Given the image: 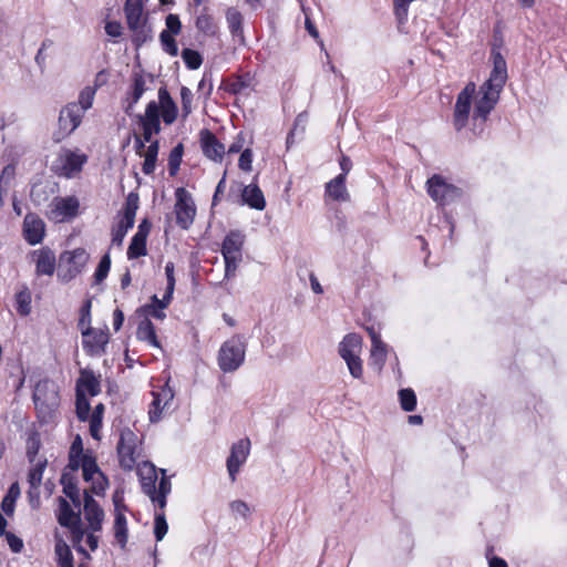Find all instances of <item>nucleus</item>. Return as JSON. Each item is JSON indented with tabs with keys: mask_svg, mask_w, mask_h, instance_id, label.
<instances>
[{
	"mask_svg": "<svg viewBox=\"0 0 567 567\" xmlns=\"http://www.w3.org/2000/svg\"><path fill=\"white\" fill-rule=\"evenodd\" d=\"M507 80L506 61L499 52L493 53V70L475 95L474 120L485 122L499 100Z\"/></svg>",
	"mask_w": 567,
	"mask_h": 567,
	"instance_id": "nucleus-1",
	"label": "nucleus"
},
{
	"mask_svg": "<svg viewBox=\"0 0 567 567\" xmlns=\"http://www.w3.org/2000/svg\"><path fill=\"white\" fill-rule=\"evenodd\" d=\"M68 468L73 472L81 468L84 481L91 483V491L93 494L100 496L106 491L109 481L100 471L95 458L89 453L82 452L80 437H76L71 446Z\"/></svg>",
	"mask_w": 567,
	"mask_h": 567,
	"instance_id": "nucleus-2",
	"label": "nucleus"
},
{
	"mask_svg": "<svg viewBox=\"0 0 567 567\" xmlns=\"http://www.w3.org/2000/svg\"><path fill=\"white\" fill-rule=\"evenodd\" d=\"M246 342L240 334H235L226 340L218 351V367L225 372H234L238 370L245 361Z\"/></svg>",
	"mask_w": 567,
	"mask_h": 567,
	"instance_id": "nucleus-3",
	"label": "nucleus"
},
{
	"mask_svg": "<svg viewBox=\"0 0 567 567\" xmlns=\"http://www.w3.org/2000/svg\"><path fill=\"white\" fill-rule=\"evenodd\" d=\"M116 450L120 466L125 471H132L142 456V440L134 431L125 427L121 431Z\"/></svg>",
	"mask_w": 567,
	"mask_h": 567,
	"instance_id": "nucleus-4",
	"label": "nucleus"
},
{
	"mask_svg": "<svg viewBox=\"0 0 567 567\" xmlns=\"http://www.w3.org/2000/svg\"><path fill=\"white\" fill-rule=\"evenodd\" d=\"M362 338L357 333H348L338 346V353L347 363L350 374L360 379L363 374L362 360Z\"/></svg>",
	"mask_w": 567,
	"mask_h": 567,
	"instance_id": "nucleus-5",
	"label": "nucleus"
},
{
	"mask_svg": "<svg viewBox=\"0 0 567 567\" xmlns=\"http://www.w3.org/2000/svg\"><path fill=\"white\" fill-rule=\"evenodd\" d=\"M87 162V156L79 148H62L52 163V171L65 178L75 177Z\"/></svg>",
	"mask_w": 567,
	"mask_h": 567,
	"instance_id": "nucleus-6",
	"label": "nucleus"
},
{
	"mask_svg": "<svg viewBox=\"0 0 567 567\" xmlns=\"http://www.w3.org/2000/svg\"><path fill=\"white\" fill-rule=\"evenodd\" d=\"M87 261L89 254L83 248L62 252L59 259L58 278L63 282L71 281L83 271Z\"/></svg>",
	"mask_w": 567,
	"mask_h": 567,
	"instance_id": "nucleus-7",
	"label": "nucleus"
},
{
	"mask_svg": "<svg viewBox=\"0 0 567 567\" xmlns=\"http://www.w3.org/2000/svg\"><path fill=\"white\" fill-rule=\"evenodd\" d=\"M244 235L240 231H230L224 239L221 254L225 260V278H231L243 259Z\"/></svg>",
	"mask_w": 567,
	"mask_h": 567,
	"instance_id": "nucleus-8",
	"label": "nucleus"
},
{
	"mask_svg": "<svg viewBox=\"0 0 567 567\" xmlns=\"http://www.w3.org/2000/svg\"><path fill=\"white\" fill-rule=\"evenodd\" d=\"M33 401L39 413L44 417L50 416L60 404L58 385L49 380L38 382L33 392Z\"/></svg>",
	"mask_w": 567,
	"mask_h": 567,
	"instance_id": "nucleus-9",
	"label": "nucleus"
},
{
	"mask_svg": "<svg viewBox=\"0 0 567 567\" xmlns=\"http://www.w3.org/2000/svg\"><path fill=\"white\" fill-rule=\"evenodd\" d=\"M143 1L126 0L124 12L130 30L133 32V41L138 45L148 38V29L143 18Z\"/></svg>",
	"mask_w": 567,
	"mask_h": 567,
	"instance_id": "nucleus-10",
	"label": "nucleus"
},
{
	"mask_svg": "<svg viewBox=\"0 0 567 567\" xmlns=\"http://www.w3.org/2000/svg\"><path fill=\"white\" fill-rule=\"evenodd\" d=\"M80 202L75 196L55 197L49 204L47 216L54 223H65L79 215Z\"/></svg>",
	"mask_w": 567,
	"mask_h": 567,
	"instance_id": "nucleus-11",
	"label": "nucleus"
},
{
	"mask_svg": "<svg viewBox=\"0 0 567 567\" xmlns=\"http://www.w3.org/2000/svg\"><path fill=\"white\" fill-rule=\"evenodd\" d=\"M84 114L75 102L69 103L60 111L59 130L54 133L56 142L72 134L81 124Z\"/></svg>",
	"mask_w": 567,
	"mask_h": 567,
	"instance_id": "nucleus-12",
	"label": "nucleus"
},
{
	"mask_svg": "<svg viewBox=\"0 0 567 567\" xmlns=\"http://www.w3.org/2000/svg\"><path fill=\"white\" fill-rule=\"evenodd\" d=\"M138 208V197L130 194L126 198L125 207L121 219L112 230V244L121 246L127 231L134 226L136 210Z\"/></svg>",
	"mask_w": 567,
	"mask_h": 567,
	"instance_id": "nucleus-13",
	"label": "nucleus"
},
{
	"mask_svg": "<svg viewBox=\"0 0 567 567\" xmlns=\"http://www.w3.org/2000/svg\"><path fill=\"white\" fill-rule=\"evenodd\" d=\"M81 333L83 349L89 355L101 357L105 353L110 340L107 330L85 327Z\"/></svg>",
	"mask_w": 567,
	"mask_h": 567,
	"instance_id": "nucleus-14",
	"label": "nucleus"
},
{
	"mask_svg": "<svg viewBox=\"0 0 567 567\" xmlns=\"http://www.w3.org/2000/svg\"><path fill=\"white\" fill-rule=\"evenodd\" d=\"M175 214L177 224L187 229L194 221L196 215V206L192 195L183 187L175 192Z\"/></svg>",
	"mask_w": 567,
	"mask_h": 567,
	"instance_id": "nucleus-15",
	"label": "nucleus"
},
{
	"mask_svg": "<svg viewBox=\"0 0 567 567\" xmlns=\"http://www.w3.org/2000/svg\"><path fill=\"white\" fill-rule=\"evenodd\" d=\"M475 93L476 86L473 82H470L457 95L454 107V126L457 131H461L467 124Z\"/></svg>",
	"mask_w": 567,
	"mask_h": 567,
	"instance_id": "nucleus-16",
	"label": "nucleus"
},
{
	"mask_svg": "<svg viewBox=\"0 0 567 567\" xmlns=\"http://www.w3.org/2000/svg\"><path fill=\"white\" fill-rule=\"evenodd\" d=\"M250 453V440L245 437L234 443L230 447V454L226 465L231 482L236 481V476L240 467L246 463Z\"/></svg>",
	"mask_w": 567,
	"mask_h": 567,
	"instance_id": "nucleus-17",
	"label": "nucleus"
},
{
	"mask_svg": "<svg viewBox=\"0 0 567 567\" xmlns=\"http://www.w3.org/2000/svg\"><path fill=\"white\" fill-rule=\"evenodd\" d=\"M427 193L440 205H445L461 195L457 187L447 184L437 175H434L427 181Z\"/></svg>",
	"mask_w": 567,
	"mask_h": 567,
	"instance_id": "nucleus-18",
	"label": "nucleus"
},
{
	"mask_svg": "<svg viewBox=\"0 0 567 567\" xmlns=\"http://www.w3.org/2000/svg\"><path fill=\"white\" fill-rule=\"evenodd\" d=\"M152 395L153 400L148 409V419L150 422L157 423L164 417L165 412L168 410L174 399V392L168 385H165L159 391L152 392Z\"/></svg>",
	"mask_w": 567,
	"mask_h": 567,
	"instance_id": "nucleus-19",
	"label": "nucleus"
},
{
	"mask_svg": "<svg viewBox=\"0 0 567 567\" xmlns=\"http://www.w3.org/2000/svg\"><path fill=\"white\" fill-rule=\"evenodd\" d=\"M140 124L143 128L145 141H151L154 134L161 131L159 106L155 101H151L144 115H140Z\"/></svg>",
	"mask_w": 567,
	"mask_h": 567,
	"instance_id": "nucleus-20",
	"label": "nucleus"
},
{
	"mask_svg": "<svg viewBox=\"0 0 567 567\" xmlns=\"http://www.w3.org/2000/svg\"><path fill=\"white\" fill-rule=\"evenodd\" d=\"M58 520L60 525L71 528L76 538L82 537L83 533L79 528L80 508H78V512H74L62 497L59 498Z\"/></svg>",
	"mask_w": 567,
	"mask_h": 567,
	"instance_id": "nucleus-21",
	"label": "nucleus"
},
{
	"mask_svg": "<svg viewBox=\"0 0 567 567\" xmlns=\"http://www.w3.org/2000/svg\"><path fill=\"white\" fill-rule=\"evenodd\" d=\"M199 135L204 155L214 162H221L225 154L224 144L209 130H202Z\"/></svg>",
	"mask_w": 567,
	"mask_h": 567,
	"instance_id": "nucleus-22",
	"label": "nucleus"
},
{
	"mask_svg": "<svg viewBox=\"0 0 567 567\" xmlns=\"http://www.w3.org/2000/svg\"><path fill=\"white\" fill-rule=\"evenodd\" d=\"M32 259L35 264V274L38 276H52L56 268L54 252L49 248H41L32 252Z\"/></svg>",
	"mask_w": 567,
	"mask_h": 567,
	"instance_id": "nucleus-23",
	"label": "nucleus"
},
{
	"mask_svg": "<svg viewBox=\"0 0 567 567\" xmlns=\"http://www.w3.org/2000/svg\"><path fill=\"white\" fill-rule=\"evenodd\" d=\"M44 221L35 214H28L23 220L24 238L30 245L39 244L44 236Z\"/></svg>",
	"mask_w": 567,
	"mask_h": 567,
	"instance_id": "nucleus-24",
	"label": "nucleus"
},
{
	"mask_svg": "<svg viewBox=\"0 0 567 567\" xmlns=\"http://www.w3.org/2000/svg\"><path fill=\"white\" fill-rule=\"evenodd\" d=\"M90 492L93 493L91 488L84 491V514L90 527L96 532L101 529L104 512Z\"/></svg>",
	"mask_w": 567,
	"mask_h": 567,
	"instance_id": "nucleus-25",
	"label": "nucleus"
},
{
	"mask_svg": "<svg viewBox=\"0 0 567 567\" xmlns=\"http://www.w3.org/2000/svg\"><path fill=\"white\" fill-rule=\"evenodd\" d=\"M100 379L95 377L93 371L87 369L81 370L80 377L76 381V393L95 396L100 393Z\"/></svg>",
	"mask_w": 567,
	"mask_h": 567,
	"instance_id": "nucleus-26",
	"label": "nucleus"
},
{
	"mask_svg": "<svg viewBox=\"0 0 567 567\" xmlns=\"http://www.w3.org/2000/svg\"><path fill=\"white\" fill-rule=\"evenodd\" d=\"M138 475L143 492L150 498H152V495L155 494V486L157 481L155 466L152 463L143 462L142 465H138Z\"/></svg>",
	"mask_w": 567,
	"mask_h": 567,
	"instance_id": "nucleus-27",
	"label": "nucleus"
},
{
	"mask_svg": "<svg viewBox=\"0 0 567 567\" xmlns=\"http://www.w3.org/2000/svg\"><path fill=\"white\" fill-rule=\"evenodd\" d=\"M344 174H339L337 177L326 184V196L336 202H348L350 194L346 187Z\"/></svg>",
	"mask_w": 567,
	"mask_h": 567,
	"instance_id": "nucleus-28",
	"label": "nucleus"
},
{
	"mask_svg": "<svg viewBox=\"0 0 567 567\" xmlns=\"http://www.w3.org/2000/svg\"><path fill=\"white\" fill-rule=\"evenodd\" d=\"M158 103L163 121L166 124H172L177 117V106L166 89H159Z\"/></svg>",
	"mask_w": 567,
	"mask_h": 567,
	"instance_id": "nucleus-29",
	"label": "nucleus"
},
{
	"mask_svg": "<svg viewBox=\"0 0 567 567\" xmlns=\"http://www.w3.org/2000/svg\"><path fill=\"white\" fill-rule=\"evenodd\" d=\"M388 358V346L382 341L381 338L373 337V343H371L370 350V362L369 364L380 372Z\"/></svg>",
	"mask_w": 567,
	"mask_h": 567,
	"instance_id": "nucleus-30",
	"label": "nucleus"
},
{
	"mask_svg": "<svg viewBox=\"0 0 567 567\" xmlns=\"http://www.w3.org/2000/svg\"><path fill=\"white\" fill-rule=\"evenodd\" d=\"M241 198L244 204L254 209L262 210L266 207L264 194L261 189L255 184L247 185L243 188Z\"/></svg>",
	"mask_w": 567,
	"mask_h": 567,
	"instance_id": "nucleus-31",
	"label": "nucleus"
},
{
	"mask_svg": "<svg viewBox=\"0 0 567 567\" xmlns=\"http://www.w3.org/2000/svg\"><path fill=\"white\" fill-rule=\"evenodd\" d=\"M74 473L75 472L68 468L61 476V484L63 486V493L72 501L76 508H80V489L76 486Z\"/></svg>",
	"mask_w": 567,
	"mask_h": 567,
	"instance_id": "nucleus-32",
	"label": "nucleus"
},
{
	"mask_svg": "<svg viewBox=\"0 0 567 567\" xmlns=\"http://www.w3.org/2000/svg\"><path fill=\"white\" fill-rule=\"evenodd\" d=\"M47 461H39L28 473L29 495L30 497H39V487L42 483L43 472Z\"/></svg>",
	"mask_w": 567,
	"mask_h": 567,
	"instance_id": "nucleus-33",
	"label": "nucleus"
},
{
	"mask_svg": "<svg viewBox=\"0 0 567 567\" xmlns=\"http://www.w3.org/2000/svg\"><path fill=\"white\" fill-rule=\"evenodd\" d=\"M171 300L172 299L166 300L165 293L163 299H158L157 296L154 295L152 297V303L143 306L138 311L144 313L146 318L151 316L155 319L163 320L166 317L164 309L169 305Z\"/></svg>",
	"mask_w": 567,
	"mask_h": 567,
	"instance_id": "nucleus-34",
	"label": "nucleus"
},
{
	"mask_svg": "<svg viewBox=\"0 0 567 567\" xmlns=\"http://www.w3.org/2000/svg\"><path fill=\"white\" fill-rule=\"evenodd\" d=\"M147 230L143 231V226L138 227L137 233L133 236L127 248L128 259H135L146 255Z\"/></svg>",
	"mask_w": 567,
	"mask_h": 567,
	"instance_id": "nucleus-35",
	"label": "nucleus"
},
{
	"mask_svg": "<svg viewBox=\"0 0 567 567\" xmlns=\"http://www.w3.org/2000/svg\"><path fill=\"white\" fill-rule=\"evenodd\" d=\"M146 90V81L142 73H134L133 75V83H132V92L127 99V106L126 112H130V110L140 101L142 95L144 94Z\"/></svg>",
	"mask_w": 567,
	"mask_h": 567,
	"instance_id": "nucleus-36",
	"label": "nucleus"
},
{
	"mask_svg": "<svg viewBox=\"0 0 567 567\" xmlns=\"http://www.w3.org/2000/svg\"><path fill=\"white\" fill-rule=\"evenodd\" d=\"M136 336H137L138 340L146 341L151 346H153L155 348H159V342L156 337L154 324L152 323V321L148 318H144L140 322V324L137 327Z\"/></svg>",
	"mask_w": 567,
	"mask_h": 567,
	"instance_id": "nucleus-37",
	"label": "nucleus"
},
{
	"mask_svg": "<svg viewBox=\"0 0 567 567\" xmlns=\"http://www.w3.org/2000/svg\"><path fill=\"white\" fill-rule=\"evenodd\" d=\"M163 477L158 483V487L155 486V494L152 495V502L157 504L161 509L166 506V496L171 493L172 484L168 477L165 476V470H162Z\"/></svg>",
	"mask_w": 567,
	"mask_h": 567,
	"instance_id": "nucleus-38",
	"label": "nucleus"
},
{
	"mask_svg": "<svg viewBox=\"0 0 567 567\" xmlns=\"http://www.w3.org/2000/svg\"><path fill=\"white\" fill-rule=\"evenodd\" d=\"M226 19H227L228 28H229L233 37H239L243 40V16H241V13L234 8H229L226 13Z\"/></svg>",
	"mask_w": 567,
	"mask_h": 567,
	"instance_id": "nucleus-39",
	"label": "nucleus"
},
{
	"mask_svg": "<svg viewBox=\"0 0 567 567\" xmlns=\"http://www.w3.org/2000/svg\"><path fill=\"white\" fill-rule=\"evenodd\" d=\"M16 176V168L13 165H7L0 175V200L3 202L8 196L12 181Z\"/></svg>",
	"mask_w": 567,
	"mask_h": 567,
	"instance_id": "nucleus-40",
	"label": "nucleus"
},
{
	"mask_svg": "<svg viewBox=\"0 0 567 567\" xmlns=\"http://www.w3.org/2000/svg\"><path fill=\"white\" fill-rule=\"evenodd\" d=\"M20 496V486L16 482L13 483L1 502V508L7 515H12L14 512V504Z\"/></svg>",
	"mask_w": 567,
	"mask_h": 567,
	"instance_id": "nucleus-41",
	"label": "nucleus"
},
{
	"mask_svg": "<svg viewBox=\"0 0 567 567\" xmlns=\"http://www.w3.org/2000/svg\"><path fill=\"white\" fill-rule=\"evenodd\" d=\"M157 154H158V142L154 141L151 143V145L147 147V150L144 154L145 159H144L143 167H142V171L144 174L150 175L154 172Z\"/></svg>",
	"mask_w": 567,
	"mask_h": 567,
	"instance_id": "nucleus-42",
	"label": "nucleus"
},
{
	"mask_svg": "<svg viewBox=\"0 0 567 567\" xmlns=\"http://www.w3.org/2000/svg\"><path fill=\"white\" fill-rule=\"evenodd\" d=\"M196 28L206 35H215L217 32V25L209 14L198 16L196 19Z\"/></svg>",
	"mask_w": 567,
	"mask_h": 567,
	"instance_id": "nucleus-43",
	"label": "nucleus"
},
{
	"mask_svg": "<svg viewBox=\"0 0 567 567\" xmlns=\"http://www.w3.org/2000/svg\"><path fill=\"white\" fill-rule=\"evenodd\" d=\"M114 530L116 540L124 547L127 542V526L126 518L121 513H117L115 516Z\"/></svg>",
	"mask_w": 567,
	"mask_h": 567,
	"instance_id": "nucleus-44",
	"label": "nucleus"
},
{
	"mask_svg": "<svg viewBox=\"0 0 567 567\" xmlns=\"http://www.w3.org/2000/svg\"><path fill=\"white\" fill-rule=\"evenodd\" d=\"M55 554L60 567H73V556L65 543H58L55 546Z\"/></svg>",
	"mask_w": 567,
	"mask_h": 567,
	"instance_id": "nucleus-45",
	"label": "nucleus"
},
{
	"mask_svg": "<svg viewBox=\"0 0 567 567\" xmlns=\"http://www.w3.org/2000/svg\"><path fill=\"white\" fill-rule=\"evenodd\" d=\"M401 408L406 412H412L416 406V395L412 389H402L399 391Z\"/></svg>",
	"mask_w": 567,
	"mask_h": 567,
	"instance_id": "nucleus-46",
	"label": "nucleus"
},
{
	"mask_svg": "<svg viewBox=\"0 0 567 567\" xmlns=\"http://www.w3.org/2000/svg\"><path fill=\"white\" fill-rule=\"evenodd\" d=\"M182 59L186 66L190 70H197L203 63V59L199 52L193 49H184L182 51Z\"/></svg>",
	"mask_w": 567,
	"mask_h": 567,
	"instance_id": "nucleus-47",
	"label": "nucleus"
},
{
	"mask_svg": "<svg viewBox=\"0 0 567 567\" xmlns=\"http://www.w3.org/2000/svg\"><path fill=\"white\" fill-rule=\"evenodd\" d=\"M95 87H92V86H85L81 92H80V95H79V101L76 102V104H79V106H81L82 109V113L84 114L89 109L92 107L93 105V101H94V96H95Z\"/></svg>",
	"mask_w": 567,
	"mask_h": 567,
	"instance_id": "nucleus-48",
	"label": "nucleus"
},
{
	"mask_svg": "<svg viewBox=\"0 0 567 567\" xmlns=\"http://www.w3.org/2000/svg\"><path fill=\"white\" fill-rule=\"evenodd\" d=\"M75 408H76V415H78L79 420L87 421V419L90 416L91 406H90L89 400L86 399V395L76 393Z\"/></svg>",
	"mask_w": 567,
	"mask_h": 567,
	"instance_id": "nucleus-49",
	"label": "nucleus"
},
{
	"mask_svg": "<svg viewBox=\"0 0 567 567\" xmlns=\"http://www.w3.org/2000/svg\"><path fill=\"white\" fill-rule=\"evenodd\" d=\"M173 35L174 34L169 33L168 31H162L159 34V39L164 51L169 55L175 56L178 53V48Z\"/></svg>",
	"mask_w": 567,
	"mask_h": 567,
	"instance_id": "nucleus-50",
	"label": "nucleus"
},
{
	"mask_svg": "<svg viewBox=\"0 0 567 567\" xmlns=\"http://www.w3.org/2000/svg\"><path fill=\"white\" fill-rule=\"evenodd\" d=\"M168 525L163 513H157L154 520V534L157 542H161L167 534Z\"/></svg>",
	"mask_w": 567,
	"mask_h": 567,
	"instance_id": "nucleus-51",
	"label": "nucleus"
},
{
	"mask_svg": "<svg viewBox=\"0 0 567 567\" xmlns=\"http://www.w3.org/2000/svg\"><path fill=\"white\" fill-rule=\"evenodd\" d=\"M111 268V258L109 255H104L99 262V266L94 274V279L96 284L102 282L109 275Z\"/></svg>",
	"mask_w": 567,
	"mask_h": 567,
	"instance_id": "nucleus-52",
	"label": "nucleus"
},
{
	"mask_svg": "<svg viewBox=\"0 0 567 567\" xmlns=\"http://www.w3.org/2000/svg\"><path fill=\"white\" fill-rule=\"evenodd\" d=\"M308 121V115L306 113H300L293 123L292 130L289 132L287 136V145L290 146L293 143V137L298 130H300V133H303L306 130V124Z\"/></svg>",
	"mask_w": 567,
	"mask_h": 567,
	"instance_id": "nucleus-53",
	"label": "nucleus"
},
{
	"mask_svg": "<svg viewBox=\"0 0 567 567\" xmlns=\"http://www.w3.org/2000/svg\"><path fill=\"white\" fill-rule=\"evenodd\" d=\"M31 199L40 205L49 199L48 186L44 184H34L31 188Z\"/></svg>",
	"mask_w": 567,
	"mask_h": 567,
	"instance_id": "nucleus-54",
	"label": "nucleus"
},
{
	"mask_svg": "<svg viewBox=\"0 0 567 567\" xmlns=\"http://www.w3.org/2000/svg\"><path fill=\"white\" fill-rule=\"evenodd\" d=\"M17 310L21 316H28L31 311V297L27 291L17 295Z\"/></svg>",
	"mask_w": 567,
	"mask_h": 567,
	"instance_id": "nucleus-55",
	"label": "nucleus"
},
{
	"mask_svg": "<svg viewBox=\"0 0 567 567\" xmlns=\"http://www.w3.org/2000/svg\"><path fill=\"white\" fill-rule=\"evenodd\" d=\"M229 508L235 517L247 518L250 513L248 504L239 499L230 502Z\"/></svg>",
	"mask_w": 567,
	"mask_h": 567,
	"instance_id": "nucleus-56",
	"label": "nucleus"
},
{
	"mask_svg": "<svg viewBox=\"0 0 567 567\" xmlns=\"http://www.w3.org/2000/svg\"><path fill=\"white\" fill-rule=\"evenodd\" d=\"M165 275L167 278V287H166V300L173 298V292L175 288V277H174V264L167 262L165 266Z\"/></svg>",
	"mask_w": 567,
	"mask_h": 567,
	"instance_id": "nucleus-57",
	"label": "nucleus"
},
{
	"mask_svg": "<svg viewBox=\"0 0 567 567\" xmlns=\"http://www.w3.org/2000/svg\"><path fill=\"white\" fill-rule=\"evenodd\" d=\"M182 110L184 115L187 116L192 112L193 93L192 91L183 86L181 89Z\"/></svg>",
	"mask_w": 567,
	"mask_h": 567,
	"instance_id": "nucleus-58",
	"label": "nucleus"
},
{
	"mask_svg": "<svg viewBox=\"0 0 567 567\" xmlns=\"http://www.w3.org/2000/svg\"><path fill=\"white\" fill-rule=\"evenodd\" d=\"M165 22L167 28L165 31H168L172 34H178L181 32L182 23L178 16L171 13L166 17Z\"/></svg>",
	"mask_w": 567,
	"mask_h": 567,
	"instance_id": "nucleus-59",
	"label": "nucleus"
},
{
	"mask_svg": "<svg viewBox=\"0 0 567 567\" xmlns=\"http://www.w3.org/2000/svg\"><path fill=\"white\" fill-rule=\"evenodd\" d=\"M90 323H91V300H86L81 309L79 327L82 330L85 327H91Z\"/></svg>",
	"mask_w": 567,
	"mask_h": 567,
	"instance_id": "nucleus-60",
	"label": "nucleus"
},
{
	"mask_svg": "<svg viewBox=\"0 0 567 567\" xmlns=\"http://www.w3.org/2000/svg\"><path fill=\"white\" fill-rule=\"evenodd\" d=\"M251 163H252V152L250 148H246L241 152L238 166L240 169L245 172L251 171Z\"/></svg>",
	"mask_w": 567,
	"mask_h": 567,
	"instance_id": "nucleus-61",
	"label": "nucleus"
},
{
	"mask_svg": "<svg viewBox=\"0 0 567 567\" xmlns=\"http://www.w3.org/2000/svg\"><path fill=\"white\" fill-rule=\"evenodd\" d=\"M7 543L13 553H20L23 548V540L17 535L8 532L4 534Z\"/></svg>",
	"mask_w": 567,
	"mask_h": 567,
	"instance_id": "nucleus-62",
	"label": "nucleus"
},
{
	"mask_svg": "<svg viewBox=\"0 0 567 567\" xmlns=\"http://www.w3.org/2000/svg\"><path fill=\"white\" fill-rule=\"evenodd\" d=\"M87 421L90 422V433L93 439L100 440L101 439V429H102V420H99L97 417H89Z\"/></svg>",
	"mask_w": 567,
	"mask_h": 567,
	"instance_id": "nucleus-63",
	"label": "nucleus"
},
{
	"mask_svg": "<svg viewBox=\"0 0 567 567\" xmlns=\"http://www.w3.org/2000/svg\"><path fill=\"white\" fill-rule=\"evenodd\" d=\"M181 155H182V145H178L176 146L173 151H172V154H171V158H169V167H171V171H174V169H177L178 166H179V158H181ZM174 172H172L173 174Z\"/></svg>",
	"mask_w": 567,
	"mask_h": 567,
	"instance_id": "nucleus-64",
	"label": "nucleus"
}]
</instances>
